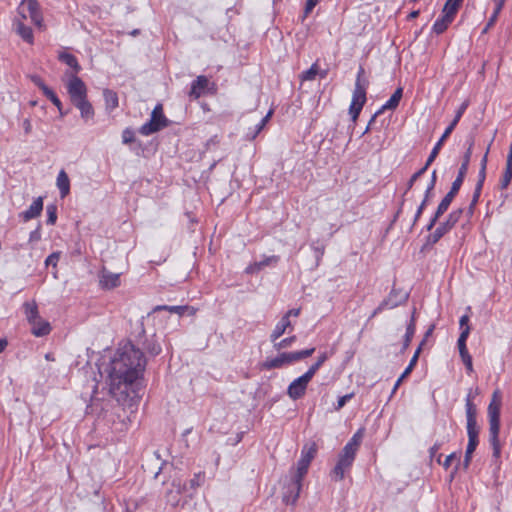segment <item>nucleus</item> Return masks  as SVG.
Masks as SVG:
<instances>
[{
  "label": "nucleus",
  "mask_w": 512,
  "mask_h": 512,
  "mask_svg": "<svg viewBox=\"0 0 512 512\" xmlns=\"http://www.w3.org/2000/svg\"><path fill=\"white\" fill-rule=\"evenodd\" d=\"M496 21L497 18H495V15H491L482 33H487L488 30L496 23Z\"/></svg>",
  "instance_id": "62"
},
{
  "label": "nucleus",
  "mask_w": 512,
  "mask_h": 512,
  "mask_svg": "<svg viewBox=\"0 0 512 512\" xmlns=\"http://www.w3.org/2000/svg\"><path fill=\"white\" fill-rule=\"evenodd\" d=\"M356 452L351 448V445H345L342 452L339 455L338 462L332 471V475L337 481H341L344 478L345 471L348 470L354 459Z\"/></svg>",
  "instance_id": "8"
},
{
  "label": "nucleus",
  "mask_w": 512,
  "mask_h": 512,
  "mask_svg": "<svg viewBox=\"0 0 512 512\" xmlns=\"http://www.w3.org/2000/svg\"><path fill=\"white\" fill-rule=\"evenodd\" d=\"M59 60L62 61L63 63H65L66 65H68L69 67H71L75 73H78L81 70V67L78 63L77 58L70 53H66V52L60 53Z\"/></svg>",
  "instance_id": "32"
},
{
  "label": "nucleus",
  "mask_w": 512,
  "mask_h": 512,
  "mask_svg": "<svg viewBox=\"0 0 512 512\" xmlns=\"http://www.w3.org/2000/svg\"><path fill=\"white\" fill-rule=\"evenodd\" d=\"M315 252V258H316V266L319 265V262L324 255L325 247L323 245L321 246H312Z\"/></svg>",
  "instance_id": "56"
},
{
  "label": "nucleus",
  "mask_w": 512,
  "mask_h": 512,
  "mask_svg": "<svg viewBox=\"0 0 512 512\" xmlns=\"http://www.w3.org/2000/svg\"><path fill=\"white\" fill-rule=\"evenodd\" d=\"M468 322H469V316L468 315H463L461 318H460V321H459V325H460V329H461V332H463V330L465 328H468L470 330V327L468 325Z\"/></svg>",
  "instance_id": "60"
},
{
  "label": "nucleus",
  "mask_w": 512,
  "mask_h": 512,
  "mask_svg": "<svg viewBox=\"0 0 512 512\" xmlns=\"http://www.w3.org/2000/svg\"><path fill=\"white\" fill-rule=\"evenodd\" d=\"M208 85L207 77L201 75L198 76L191 84L189 95L194 99H198Z\"/></svg>",
  "instance_id": "23"
},
{
  "label": "nucleus",
  "mask_w": 512,
  "mask_h": 512,
  "mask_svg": "<svg viewBox=\"0 0 512 512\" xmlns=\"http://www.w3.org/2000/svg\"><path fill=\"white\" fill-rule=\"evenodd\" d=\"M353 396H354V394L350 393V394H346L344 396L339 397L338 401H337V405L335 406V410L339 411L340 409H342L345 406V404L350 399H352Z\"/></svg>",
  "instance_id": "52"
},
{
  "label": "nucleus",
  "mask_w": 512,
  "mask_h": 512,
  "mask_svg": "<svg viewBox=\"0 0 512 512\" xmlns=\"http://www.w3.org/2000/svg\"><path fill=\"white\" fill-rule=\"evenodd\" d=\"M328 359L327 353H322L318 360L307 370V374L313 378L318 369L323 365V363Z\"/></svg>",
  "instance_id": "39"
},
{
  "label": "nucleus",
  "mask_w": 512,
  "mask_h": 512,
  "mask_svg": "<svg viewBox=\"0 0 512 512\" xmlns=\"http://www.w3.org/2000/svg\"><path fill=\"white\" fill-rule=\"evenodd\" d=\"M188 306H168V305H158L153 308V312H158L161 310L169 311L170 313H176L179 315H183L186 310H188Z\"/></svg>",
  "instance_id": "36"
},
{
  "label": "nucleus",
  "mask_w": 512,
  "mask_h": 512,
  "mask_svg": "<svg viewBox=\"0 0 512 512\" xmlns=\"http://www.w3.org/2000/svg\"><path fill=\"white\" fill-rule=\"evenodd\" d=\"M480 194H481V190H477L475 189L474 190V193H473V197H472V201L469 205V208H468V214L469 215H472L473 212H474V208L479 200V197H480Z\"/></svg>",
  "instance_id": "53"
},
{
  "label": "nucleus",
  "mask_w": 512,
  "mask_h": 512,
  "mask_svg": "<svg viewBox=\"0 0 512 512\" xmlns=\"http://www.w3.org/2000/svg\"><path fill=\"white\" fill-rule=\"evenodd\" d=\"M32 326L31 332L36 337H43L50 333L51 326L50 323L41 317H39L35 322L30 324Z\"/></svg>",
  "instance_id": "21"
},
{
  "label": "nucleus",
  "mask_w": 512,
  "mask_h": 512,
  "mask_svg": "<svg viewBox=\"0 0 512 512\" xmlns=\"http://www.w3.org/2000/svg\"><path fill=\"white\" fill-rule=\"evenodd\" d=\"M122 141L124 144H129L134 141V132L130 129H125L122 133Z\"/></svg>",
  "instance_id": "54"
},
{
  "label": "nucleus",
  "mask_w": 512,
  "mask_h": 512,
  "mask_svg": "<svg viewBox=\"0 0 512 512\" xmlns=\"http://www.w3.org/2000/svg\"><path fill=\"white\" fill-rule=\"evenodd\" d=\"M408 298V293L392 289L387 298H385L379 306L373 311L371 317H375L378 313L385 309H393L404 303Z\"/></svg>",
  "instance_id": "11"
},
{
  "label": "nucleus",
  "mask_w": 512,
  "mask_h": 512,
  "mask_svg": "<svg viewBox=\"0 0 512 512\" xmlns=\"http://www.w3.org/2000/svg\"><path fill=\"white\" fill-rule=\"evenodd\" d=\"M315 351V348H309L301 351H295V352H285L287 361L289 364L300 361L302 359H305L307 357H310Z\"/></svg>",
  "instance_id": "29"
},
{
  "label": "nucleus",
  "mask_w": 512,
  "mask_h": 512,
  "mask_svg": "<svg viewBox=\"0 0 512 512\" xmlns=\"http://www.w3.org/2000/svg\"><path fill=\"white\" fill-rule=\"evenodd\" d=\"M318 0H307L305 5V14H309L317 5Z\"/></svg>",
  "instance_id": "61"
},
{
  "label": "nucleus",
  "mask_w": 512,
  "mask_h": 512,
  "mask_svg": "<svg viewBox=\"0 0 512 512\" xmlns=\"http://www.w3.org/2000/svg\"><path fill=\"white\" fill-rule=\"evenodd\" d=\"M448 210L447 206L441 208V203H439L437 210L434 216L431 218L429 224L427 225V230L430 231L435 226L438 219Z\"/></svg>",
  "instance_id": "41"
},
{
  "label": "nucleus",
  "mask_w": 512,
  "mask_h": 512,
  "mask_svg": "<svg viewBox=\"0 0 512 512\" xmlns=\"http://www.w3.org/2000/svg\"><path fill=\"white\" fill-rule=\"evenodd\" d=\"M18 12L22 19L29 18L36 27L44 28L43 16L37 0H23L18 7Z\"/></svg>",
  "instance_id": "5"
},
{
  "label": "nucleus",
  "mask_w": 512,
  "mask_h": 512,
  "mask_svg": "<svg viewBox=\"0 0 512 512\" xmlns=\"http://www.w3.org/2000/svg\"><path fill=\"white\" fill-rule=\"evenodd\" d=\"M295 340H296V336H291V337L282 339L281 341L276 340L275 343H273V347L276 350H282V349L290 347Z\"/></svg>",
  "instance_id": "44"
},
{
  "label": "nucleus",
  "mask_w": 512,
  "mask_h": 512,
  "mask_svg": "<svg viewBox=\"0 0 512 512\" xmlns=\"http://www.w3.org/2000/svg\"><path fill=\"white\" fill-rule=\"evenodd\" d=\"M317 453V445L316 443H311L309 445H305L301 451V457L298 460L297 468L293 473L297 474L296 480V488L298 487V480L300 478H304L307 474L308 468L310 466L311 461L314 459Z\"/></svg>",
  "instance_id": "9"
},
{
  "label": "nucleus",
  "mask_w": 512,
  "mask_h": 512,
  "mask_svg": "<svg viewBox=\"0 0 512 512\" xmlns=\"http://www.w3.org/2000/svg\"><path fill=\"white\" fill-rule=\"evenodd\" d=\"M362 435L361 431H358L354 434V436L350 439V441L346 445H351V448L354 452L357 451L360 441H361Z\"/></svg>",
  "instance_id": "49"
},
{
  "label": "nucleus",
  "mask_w": 512,
  "mask_h": 512,
  "mask_svg": "<svg viewBox=\"0 0 512 512\" xmlns=\"http://www.w3.org/2000/svg\"><path fill=\"white\" fill-rule=\"evenodd\" d=\"M71 103L80 111L81 118L84 121L87 122L94 118V109L92 104L88 101L87 96Z\"/></svg>",
  "instance_id": "18"
},
{
  "label": "nucleus",
  "mask_w": 512,
  "mask_h": 512,
  "mask_svg": "<svg viewBox=\"0 0 512 512\" xmlns=\"http://www.w3.org/2000/svg\"><path fill=\"white\" fill-rule=\"evenodd\" d=\"M296 480H297V474L296 473H293L292 474V477H291V481L287 487V491L284 493L283 495V501L286 503V504H295L298 497H299V494H300V491H301V487H302V480L303 478H300L297 482L298 484V487L296 488Z\"/></svg>",
  "instance_id": "15"
},
{
  "label": "nucleus",
  "mask_w": 512,
  "mask_h": 512,
  "mask_svg": "<svg viewBox=\"0 0 512 512\" xmlns=\"http://www.w3.org/2000/svg\"><path fill=\"white\" fill-rule=\"evenodd\" d=\"M430 165H431V164H428V159H427V160H426L425 165H424L421 169H419L417 172H415V173L411 176L410 180H409V181H408V183H407V190H409V189H411V188H412V186H413V184L415 183V181H416V180H417L421 175H423V174L426 172V170L428 169V167H429Z\"/></svg>",
  "instance_id": "45"
},
{
  "label": "nucleus",
  "mask_w": 512,
  "mask_h": 512,
  "mask_svg": "<svg viewBox=\"0 0 512 512\" xmlns=\"http://www.w3.org/2000/svg\"><path fill=\"white\" fill-rule=\"evenodd\" d=\"M467 107H468V102L467 101L463 102L460 105V107L456 111L454 119L452 120L450 125L445 129L443 135L441 136V138L438 140V142L433 147V149H432V151H431V153H430V155L428 157V164H432V162L436 159V157L439 154L440 149L443 146V143L450 136V134L453 132V130L455 129L456 125L458 124L459 120L461 119V117L464 114V112L467 109Z\"/></svg>",
  "instance_id": "7"
},
{
  "label": "nucleus",
  "mask_w": 512,
  "mask_h": 512,
  "mask_svg": "<svg viewBox=\"0 0 512 512\" xmlns=\"http://www.w3.org/2000/svg\"><path fill=\"white\" fill-rule=\"evenodd\" d=\"M414 333H415V322H414V318H412V320L410 321V323L408 324V326L406 328V333H405L404 343H403V350L407 349V347L409 346Z\"/></svg>",
  "instance_id": "38"
},
{
  "label": "nucleus",
  "mask_w": 512,
  "mask_h": 512,
  "mask_svg": "<svg viewBox=\"0 0 512 512\" xmlns=\"http://www.w3.org/2000/svg\"><path fill=\"white\" fill-rule=\"evenodd\" d=\"M47 212V224L54 225L57 220V207L55 205H48L46 208Z\"/></svg>",
  "instance_id": "47"
},
{
  "label": "nucleus",
  "mask_w": 512,
  "mask_h": 512,
  "mask_svg": "<svg viewBox=\"0 0 512 512\" xmlns=\"http://www.w3.org/2000/svg\"><path fill=\"white\" fill-rule=\"evenodd\" d=\"M468 336H469V329L465 328L463 330V332L460 333V336L457 341V346H458V350H459L461 359H462L464 365L466 366V369L470 373L473 371V365H472V357L470 356V354L467 350V347H466V341H467Z\"/></svg>",
  "instance_id": "14"
},
{
  "label": "nucleus",
  "mask_w": 512,
  "mask_h": 512,
  "mask_svg": "<svg viewBox=\"0 0 512 512\" xmlns=\"http://www.w3.org/2000/svg\"><path fill=\"white\" fill-rule=\"evenodd\" d=\"M17 34L27 43L32 44L34 41L33 31L30 27L26 26L22 21L15 23Z\"/></svg>",
  "instance_id": "28"
},
{
  "label": "nucleus",
  "mask_w": 512,
  "mask_h": 512,
  "mask_svg": "<svg viewBox=\"0 0 512 512\" xmlns=\"http://www.w3.org/2000/svg\"><path fill=\"white\" fill-rule=\"evenodd\" d=\"M30 79L43 93L49 89L40 76L32 75Z\"/></svg>",
  "instance_id": "50"
},
{
  "label": "nucleus",
  "mask_w": 512,
  "mask_h": 512,
  "mask_svg": "<svg viewBox=\"0 0 512 512\" xmlns=\"http://www.w3.org/2000/svg\"><path fill=\"white\" fill-rule=\"evenodd\" d=\"M428 204V202L426 201H422L421 204L419 205L417 211H416V214H415V217H414V224L418 221V219L420 218V216L422 215L426 205Z\"/></svg>",
  "instance_id": "59"
},
{
  "label": "nucleus",
  "mask_w": 512,
  "mask_h": 512,
  "mask_svg": "<svg viewBox=\"0 0 512 512\" xmlns=\"http://www.w3.org/2000/svg\"><path fill=\"white\" fill-rule=\"evenodd\" d=\"M461 2L459 0H447L442 13L450 15L452 18L455 17Z\"/></svg>",
  "instance_id": "35"
},
{
  "label": "nucleus",
  "mask_w": 512,
  "mask_h": 512,
  "mask_svg": "<svg viewBox=\"0 0 512 512\" xmlns=\"http://www.w3.org/2000/svg\"><path fill=\"white\" fill-rule=\"evenodd\" d=\"M43 210V198L38 197L36 198L32 204L29 206L27 210L21 213V216L24 221H29L31 219H34L38 217Z\"/></svg>",
  "instance_id": "20"
},
{
  "label": "nucleus",
  "mask_w": 512,
  "mask_h": 512,
  "mask_svg": "<svg viewBox=\"0 0 512 512\" xmlns=\"http://www.w3.org/2000/svg\"><path fill=\"white\" fill-rule=\"evenodd\" d=\"M467 144H468V148H467V151L465 152L464 156H463V161H462V164L459 168V173L460 174H464L466 175L467 171H468V166H469V163H470V158H471V155H472V148H473V145H474V138L472 136H470L468 139H467Z\"/></svg>",
  "instance_id": "31"
},
{
  "label": "nucleus",
  "mask_w": 512,
  "mask_h": 512,
  "mask_svg": "<svg viewBox=\"0 0 512 512\" xmlns=\"http://www.w3.org/2000/svg\"><path fill=\"white\" fill-rule=\"evenodd\" d=\"M478 443H479V440H468V444H467V448H466V453L468 455L469 454H473V452L475 451Z\"/></svg>",
  "instance_id": "58"
},
{
  "label": "nucleus",
  "mask_w": 512,
  "mask_h": 512,
  "mask_svg": "<svg viewBox=\"0 0 512 512\" xmlns=\"http://www.w3.org/2000/svg\"><path fill=\"white\" fill-rule=\"evenodd\" d=\"M500 407L501 398L499 392L493 393L492 400L488 406L489 417V442L493 449V457L499 458L501 454V446L499 442L500 431Z\"/></svg>",
  "instance_id": "2"
},
{
  "label": "nucleus",
  "mask_w": 512,
  "mask_h": 512,
  "mask_svg": "<svg viewBox=\"0 0 512 512\" xmlns=\"http://www.w3.org/2000/svg\"><path fill=\"white\" fill-rule=\"evenodd\" d=\"M465 178L464 174H460L458 172V175L456 179L453 181L452 186L450 188V191L444 196V198L441 200V208L444 206H447L449 208L451 202L453 201L454 197L458 193V191L461 188V185L463 183V180Z\"/></svg>",
  "instance_id": "19"
},
{
  "label": "nucleus",
  "mask_w": 512,
  "mask_h": 512,
  "mask_svg": "<svg viewBox=\"0 0 512 512\" xmlns=\"http://www.w3.org/2000/svg\"><path fill=\"white\" fill-rule=\"evenodd\" d=\"M424 343V340L422 341L421 344ZM421 346L420 345L418 347V349L415 351L412 359L410 360V363L409 365L406 367V369L404 370V372L401 374V376L397 379L393 389H392V395L396 392V390L398 389V387L400 386V384L402 383V381L412 372V370L414 369L417 361H418V357H419V353L421 351Z\"/></svg>",
  "instance_id": "22"
},
{
  "label": "nucleus",
  "mask_w": 512,
  "mask_h": 512,
  "mask_svg": "<svg viewBox=\"0 0 512 512\" xmlns=\"http://www.w3.org/2000/svg\"><path fill=\"white\" fill-rule=\"evenodd\" d=\"M66 87L71 102H74L81 98H85L87 96V87L85 83L81 78H79L75 74H71L69 76V80L67 82Z\"/></svg>",
  "instance_id": "12"
},
{
  "label": "nucleus",
  "mask_w": 512,
  "mask_h": 512,
  "mask_svg": "<svg viewBox=\"0 0 512 512\" xmlns=\"http://www.w3.org/2000/svg\"><path fill=\"white\" fill-rule=\"evenodd\" d=\"M311 377L305 372L302 376L293 380L287 389L288 396L293 400H298L304 396Z\"/></svg>",
  "instance_id": "13"
},
{
  "label": "nucleus",
  "mask_w": 512,
  "mask_h": 512,
  "mask_svg": "<svg viewBox=\"0 0 512 512\" xmlns=\"http://www.w3.org/2000/svg\"><path fill=\"white\" fill-rule=\"evenodd\" d=\"M263 267H264V262H256L252 265H249L246 268V273H248V274L256 273V272L260 271Z\"/></svg>",
  "instance_id": "55"
},
{
  "label": "nucleus",
  "mask_w": 512,
  "mask_h": 512,
  "mask_svg": "<svg viewBox=\"0 0 512 512\" xmlns=\"http://www.w3.org/2000/svg\"><path fill=\"white\" fill-rule=\"evenodd\" d=\"M56 185L60 191L61 198L66 197L70 192V180L64 170H60L57 176Z\"/></svg>",
  "instance_id": "26"
},
{
  "label": "nucleus",
  "mask_w": 512,
  "mask_h": 512,
  "mask_svg": "<svg viewBox=\"0 0 512 512\" xmlns=\"http://www.w3.org/2000/svg\"><path fill=\"white\" fill-rule=\"evenodd\" d=\"M468 440H478L479 427L477 422L467 423Z\"/></svg>",
  "instance_id": "46"
},
{
  "label": "nucleus",
  "mask_w": 512,
  "mask_h": 512,
  "mask_svg": "<svg viewBox=\"0 0 512 512\" xmlns=\"http://www.w3.org/2000/svg\"><path fill=\"white\" fill-rule=\"evenodd\" d=\"M168 123V119L163 114L162 105L158 104L153 109L150 120L140 127L139 132L144 136H149L167 127Z\"/></svg>",
  "instance_id": "4"
},
{
  "label": "nucleus",
  "mask_w": 512,
  "mask_h": 512,
  "mask_svg": "<svg viewBox=\"0 0 512 512\" xmlns=\"http://www.w3.org/2000/svg\"><path fill=\"white\" fill-rule=\"evenodd\" d=\"M145 349L148 353H150L153 356H156L161 352V346L155 338L146 340Z\"/></svg>",
  "instance_id": "37"
},
{
  "label": "nucleus",
  "mask_w": 512,
  "mask_h": 512,
  "mask_svg": "<svg viewBox=\"0 0 512 512\" xmlns=\"http://www.w3.org/2000/svg\"><path fill=\"white\" fill-rule=\"evenodd\" d=\"M59 258H60V253L59 252H53L52 254H50L46 260H45V265L46 266H53V267H56L57 266V263L59 261Z\"/></svg>",
  "instance_id": "51"
},
{
  "label": "nucleus",
  "mask_w": 512,
  "mask_h": 512,
  "mask_svg": "<svg viewBox=\"0 0 512 512\" xmlns=\"http://www.w3.org/2000/svg\"><path fill=\"white\" fill-rule=\"evenodd\" d=\"M286 365H289V363L287 361L286 353L283 352V353H280L275 358L266 359L262 363V368L265 370H272V369L282 368Z\"/></svg>",
  "instance_id": "24"
},
{
  "label": "nucleus",
  "mask_w": 512,
  "mask_h": 512,
  "mask_svg": "<svg viewBox=\"0 0 512 512\" xmlns=\"http://www.w3.org/2000/svg\"><path fill=\"white\" fill-rule=\"evenodd\" d=\"M300 314V308H294V309H290L288 310L284 315L283 317H287V319H290L291 316L293 317H297L299 316Z\"/></svg>",
  "instance_id": "64"
},
{
  "label": "nucleus",
  "mask_w": 512,
  "mask_h": 512,
  "mask_svg": "<svg viewBox=\"0 0 512 512\" xmlns=\"http://www.w3.org/2000/svg\"><path fill=\"white\" fill-rule=\"evenodd\" d=\"M103 97L105 100L106 108L109 110H113L118 106V95L115 91L110 89H105L103 91Z\"/></svg>",
  "instance_id": "33"
},
{
  "label": "nucleus",
  "mask_w": 512,
  "mask_h": 512,
  "mask_svg": "<svg viewBox=\"0 0 512 512\" xmlns=\"http://www.w3.org/2000/svg\"><path fill=\"white\" fill-rule=\"evenodd\" d=\"M364 75V69L360 67L353 91L352 101L349 107V114L355 122L366 102V87L361 83V77Z\"/></svg>",
  "instance_id": "3"
},
{
  "label": "nucleus",
  "mask_w": 512,
  "mask_h": 512,
  "mask_svg": "<svg viewBox=\"0 0 512 512\" xmlns=\"http://www.w3.org/2000/svg\"><path fill=\"white\" fill-rule=\"evenodd\" d=\"M288 328L292 329V324L290 319H287V317H283L280 319V321L276 324L274 330L270 334V341L272 343H275L276 340H278Z\"/></svg>",
  "instance_id": "25"
},
{
  "label": "nucleus",
  "mask_w": 512,
  "mask_h": 512,
  "mask_svg": "<svg viewBox=\"0 0 512 512\" xmlns=\"http://www.w3.org/2000/svg\"><path fill=\"white\" fill-rule=\"evenodd\" d=\"M41 238V233H40V230L39 229H36L34 231H32L30 233V236H29V241L30 242H34V241H39Z\"/></svg>",
  "instance_id": "63"
},
{
  "label": "nucleus",
  "mask_w": 512,
  "mask_h": 512,
  "mask_svg": "<svg viewBox=\"0 0 512 512\" xmlns=\"http://www.w3.org/2000/svg\"><path fill=\"white\" fill-rule=\"evenodd\" d=\"M448 210L447 206L441 208V203H439L437 210L434 216L431 218L429 224L427 225V230L430 231L435 226L438 219Z\"/></svg>",
  "instance_id": "42"
},
{
  "label": "nucleus",
  "mask_w": 512,
  "mask_h": 512,
  "mask_svg": "<svg viewBox=\"0 0 512 512\" xmlns=\"http://www.w3.org/2000/svg\"><path fill=\"white\" fill-rule=\"evenodd\" d=\"M319 73L317 63H314L308 70L302 73L301 79L303 81H311L314 80L316 75Z\"/></svg>",
  "instance_id": "43"
},
{
  "label": "nucleus",
  "mask_w": 512,
  "mask_h": 512,
  "mask_svg": "<svg viewBox=\"0 0 512 512\" xmlns=\"http://www.w3.org/2000/svg\"><path fill=\"white\" fill-rule=\"evenodd\" d=\"M99 283L104 289H113L118 287L120 285V274L112 273L103 267L99 274Z\"/></svg>",
  "instance_id": "16"
},
{
  "label": "nucleus",
  "mask_w": 512,
  "mask_h": 512,
  "mask_svg": "<svg viewBox=\"0 0 512 512\" xmlns=\"http://www.w3.org/2000/svg\"><path fill=\"white\" fill-rule=\"evenodd\" d=\"M465 407H466L467 423L477 422L476 421L477 409L471 400L470 394H468V396L466 398Z\"/></svg>",
  "instance_id": "34"
},
{
  "label": "nucleus",
  "mask_w": 512,
  "mask_h": 512,
  "mask_svg": "<svg viewBox=\"0 0 512 512\" xmlns=\"http://www.w3.org/2000/svg\"><path fill=\"white\" fill-rule=\"evenodd\" d=\"M485 177H486V169L480 168V171H479V174H478V181H477L475 189L482 191V187H483V183L485 181Z\"/></svg>",
  "instance_id": "57"
},
{
  "label": "nucleus",
  "mask_w": 512,
  "mask_h": 512,
  "mask_svg": "<svg viewBox=\"0 0 512 512\" xmlns=\"http://www.w3.org/2000/svg\"><path fill=\"white\" fill-rule=\"evenodd\" d=\"M145 365L146 360L140 349L131 342L121 345L107 369L110 393H127L128 387L142 375Z\"/></svg>",
  "instance_id": "1"
},
{
  "label": "nucleus",
  "mask_w": 512,
  "mask_h": 512,
  "mask_svg": "<svg viewBox=\"0 0 512 512\" xmlns=\"http://www.w3.org/2000/svg\"><path fill=\"white\" fill-rule=\"evenodd\" d=\"M205 481V473L199 472L194 474L193 478H191L188 482V484L181 485L180 482L177 484L175 481L173 482V486L176 487V494L173 495V492L170 491L167 494L168 501H173L174 504L178 503V495L183 492H194L198 487L202 486Z\"/></svg>",
  "instance_id": "10"
},
{
  "label": "nucleus",
  "mask_w": 512,
  "mask_h": 512,
  "mask_svg": "<svg viewBox=\"0 0 512 512\" xmlns=\"http://www.w3.org/2000/svg\"><path fill=\"white\" fill-rule=\"evenodd\" d=\"M512 179V168L506 167L505 172L503 174L502 180H501V188L505 189L510 184Z\"/></svg>",
  "instance_id": "48"
},
{
  "label": "nucleus",
  "mask_w": 512,
  "mask_h": 512,
  "mask_svg": "<svg viewBox=\"0 0 512 512\" xmlns=\"http://www.w3.org/2000/svg\"><path fill=\"white\" fill-rule=\"evenodd\" d=\"M463 213V209L459 208L453 210L449 215L446 221L441 223L433 233H431L427 237V244H436L446 233H448L460 220Z\"/></svg>",
  "instance_id": "6"
},
{
  "label": "nucleus",
  "mask_w": 512,
  "mask_h": 512,
  "mask_svg": "<svg viewBox=\"0 0 512 512\" xmlns=\"http://www.w3.org/2000/svg\"><path fill=\"white\" fill-rule=\"evenodd\" d=\"M402 96H403V89L401 87H399L391 95L390 99L384 105H382V107L378 111L375 112V114L370 119V123L374 122L376 117L378 115L382 114L385 110H395L398 107Z\"/></svg>",
  "instance_id": "17"
},
{
  "label": "nucleus",
  "mask_w": 512,
  "mask_h": 512,
  "mask_svg": "<svg viewBox=\"0 0 512 512\" xmlns=\"http://www.w3.org/2000/svg\"><path fill=\"white\" fill-rule=\"evenodd\" d=\"M24 313L29 324L35 322L39 317L38 307L35 301L25 302L23 304Z\"/></svg>",
  "instance_id": "27"
},
{
  "label": "nucleus",
  "mask_w": 512,
  "mask_h": 512,
  "mask_svg": "<svg viewBox=\"0 0 512 512\" xmlns=\"http://www.w3.org/2000/svg\"><path fill=\"white\" fill-rule=\"evenodd\" d=\"M43 94L57 107L60 114L63 115L64 113L62 111V103L56 93L51 88H49Z\"/></svg>",
  "instance_id": "40"
},
{
  "label": "nucleus",
  "mask_w": 512,
  "mask_h": 512,
  "mask_svg": "<svg viewBox=\"0 0 512 512\" xmlns=\"http://www.w3.org/2000/svg\"><path fill=\"white\" fill-rule=\"evenodd\" d=\"M454 18H452L450 15L443 14V16L439 19H437L432 27V30L436 34H442L448 26L452 23Z\"/></svg>",
  "instance_id": "30"
}]
</instances>
